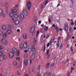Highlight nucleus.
<instances>
[{
    "mask_svg": "<svg viewBox=\"0 0 76 76\" xmlns=\"http://www.w3.org/2000/svg\"><path fill=\"white\" fill-rule=\"evenodd\" d=\"M34 31H35L34 27H32L30 30L31 33H32L33 34H34Z\"/></svg>",
    "mask_w": 76,
    "mask_h": 76,
    "instance_id": "9",
    "label": "nucleus"
},
{
    "mask_svg": "<svg viewBox=\"0 0 76 76\" xmlns=\"http://www.w3.org/2000/svg\"><path fill=\"white\" fill-rule=\"evenodd\" d=\"M50 66V64L49 63H48L46 65V68H48V67H49V66Z\"/></svg>",
    "mask_w": 76,
    "mask_h": 76,
    "instance_id": "38",
    "label": "nucleus"
},
{
    "mask_svg": "<svg viewBox=\"0 0 76 76\" xmlns=\"http://www.w3.org/2000/svg\"><path fill=\"white\" fill-rule=\"evenodd\" d=\"M32 44H30L28 46V51L29 52H31V51H32Z\"/></svg>",
    "mask_w": 76,
    "mask_h": 76,
    "instance_id": "7",
    "label": "nucleus"
},
{
    "mask_svg": "<svg viewBox=\"0 0 76 76\" xmlns=\"http://www.w3.org/2000/svg\"><path fill=\"white\" fill-rule=\"evenodd\" d=\"M1 42L2 44L4 45H8V42H7V41L4 38L2 39Z\"/></svg>",
    "mask_w": 76,
    "mask_h": 76,
    "instance_id": "2",
    "label": "nucleus"
},
{
    "mask_svg": "<svg viewBox=\"0 0 76 76\" xmlns=\"http://www.w3.org/2000/svg\"><path fill=\"white\" fill-rule=\"evenodd\" d=\"M16 60L18 61H19L20 60V58L19 57H17L16 58Z\"/></svg>",
    "mask_w": 76,
    "mask_h": 76,
    "instance_id": "43",
    "label": "nucleus"
},
{
    "mask_svg": "<svg viewBox=\"0 0 76 76\" xmlns=\"http://www.w3.org/2000/svg\"><path fill=\"white\" fill-rule=\"evenodd\" d=\"M20 50H22V48H23V45L22 44H21L20 45Z\"/></svg>",
    "mask_w": 76,
    "mask_h": 76,
    "instance_id": "33",
    "label": "nucleus"
},
{
    "mask_svg": "<svg viewBox=\"0 0 76 76\" xmlns=\"http://www.w3.org/2000/svg\"><path fill=\"white\" fill-rule=\"evenodd\" d=\"M12 51L15 54L16 53V51H17V50H16V49L15 48H13L12 49Z\"/></svg>",
    "mask_w": 76,
    "mask_h": 76,
    "instance_id": "18",
    "label": "nucleus"
},
{
    "mask_svg": "<svg viewBox=\"0 0 76 76\" xmlns=\"http://www.w3.org/2000/svg\"><path fill=\"white\" fill-rule=\"evenodd\" d=\"M34 57H35V55H34V53H32L31 54V59H32V60H33V59L34 58Z\"/></svg>",
    "mask_w": 76,
    "mask_h": 76,
    "instance_id": "26",
    "label": "nucleus"
},
{
    "mask_svg": "<svg viewBox=\"0 0 76 76\" xmlns=\"http://www.w3.org/2000/svg\"><path fill=\"white\" fill-rule=\"evenodd\" d=\"M14 16V15L13 14V13L12 12H10V17H11V18H12L13 16Z\"/></svg>",
    "mask_w": 76,
    "mask_h": 76,
    "instance_id": "25",
    "label": "nucleus"
},
{
    "mask_svg": "<svg viewBox=\"0 0 76 76\" xmlns=\"http://www.w3.org/2000/svg\"><path fill=\"white\" fill-rule=\"evenodd\" d=\"M8 28H9L10 29H12V26H11V25H9L8 26Z\"/></svg>",
    "mask_w": 76,
    "mask_h": 76,
    "instance_id": "44",
    "label": "nucleus"
},
{
    "mask_svg": "<svg viewBox=\"0 0 76 76\" xmlns=\"http://www.w3.org/2000/svg\"><path fill=\"white\" fill-rule=\"evenodd\" d=\"M3 37L4 38H6L7 37V34L6 32L4 33L3 35Z\"/></svg>",
    "mask_w": 76,
    "mask_h": 76,
    "instance_id": "19",
    "label": "nucleus"
},
{
    "mask_svg": "<svg viewBox=\"0 0 76 76\" xmlns=\"http://www.w3.org/2000/svg\"><path fill=\"white\" fill-rule=\"evenodd\" d=\"M71 69L72 70H73L75 69V68H73V67H71Z\"/></svg>",
    "mask_w": 76,
    "mask_h": 76,
    "instance_id": "57",
    "label": "nucleus"
},
{
    "mask_svg": "<svg viewBox=\"0 0 76 76\" xmlns=\"http://www.w3.org/2000/svg\"><path fill=\"white\" fill-rule=\"evenodd\" d=\"M11 12L13 13H16L18 12V10L15 9H12L11 10Z\"/></svg>",
    "mask_w": 76,
    "mask_h": 76,
    "instance_id": "15",
    "label": "nucleus"
},
{
    "mask_svg": "<svg viewBox=\"0 0 76 76\" xmlns=\"http://www.w3.org/2000/svg\"><path fill=\"white\" fill-rule=\"evenodd\" d=\"M8 10V9H6L5 10V11H6V13H7V14H8V13H9V11H7Z\"/></svg>",
    "mask_w": 76,
    "mask_h": 76,
    "instance_id": "42",
    "label": "nucleus"
},
{
    "mask_svg": "<svg viewBox=\"0 0 76 76\" xmlns=\"http://www.w3.org/2000/svg\"><path fill=\"white\" fill-rule=\"evenodd\" d=\"M64 27V31H67L69 28V27L68 26V23H67L66 22L65 23Z\"/></svg>",
    "mask_w": 76,
    "mask_h": 76,
    "instance_id": "4",
    "label": "nucleus"
},
{
    "mask_svg": "<svg viewBox=\"0 0 76 76\" xmlns=\"http://www.w3.org/2000/svg\"><path fill=\"white\" fill-rule=\"evenodd\" d=\"M14 23L15 25L17 26L19 23V21L18 19H16L14 21Z\"/></svg>",
    "mask_w": 76,
    "mask_h": 76,
    "instance_id": "11",
    "label": "nucleus"
},
{
    "mask_svg": "<svg viewBox=\"0 0 76 76\" xmlns=\"http://www.w3.org/2000/svg\"><path fill=\"white\" fill-rule=\"evenodd\" d=\"M20 18L21 20H23V19H25V16L21 14L20 15Z\"/></svg>",
    "mask_w": 76,
    "mask_h": 76,
    "instance_id": "10",
    "label": "nucleus"
},
{
    "mask_svg": "<svg viewBox=\"0 0 76 76\" xmlns=\"http://www.w3.org/2000/svg\"><path fill=\"white\" fill-rule=\"evenodd\" d=\"M18 5H15V6L14 8H15V9H17V8H18Z\"/></svg>",
    "mask_w": 76,
    "mask_h": 76,
    "instance_id": "48",
    "label": "nucleus"
},
{
    "mask_svg": "<svg viewBox=\"0 0 76 76\" xmlns=\"http://www.w3.org/2000/svg\"><path fill=\"white\" fill-rule=\"evenodd\" d=\"M36 44H37V39H36V38H34V40L33 41V46L32 48V51H35V46L36 45Z\"/></svg>",
    "mask_w": 76,
    "mask_h": 76,
    "instance_id": "1",
    "label": "nucleus"
},
{
    "mask_svg": "<svg viewBox=\"0 0 76 76\" xmlns=\"http://www.w3.org/2000/svg\"><path fill=\"white\" fill-rule=\"evenodd\" d=\"M38 76H41V75L39 73H38Z\"/></svg>",
    "mask_w": 76,
    "mask_h": 76,
    "instance_id": "61",
    "label": "nucleus"
},
{
    "mask_svg": "<svg viewBox=\"0 0 76 76\" xmlns=\"http://www.w3.org/2000/svg\"><path fill=\"white\" fill-rule=\"evenodd\" d=\"M67 39H70L72 38V36L70 35L69 34L67 33V36H66Z\"/></svg>",
    "mask_w": 76,
    "mask_h": 76,
    "instance_id": "12",
    "label": "nucleus"
},
{
    "mask_svg": "<svg viewBox=\"0 0 76 76\" xmlns=\"http://www.w3.org/2000/svg\"><path fill=\"white\" fill-rule=\"evenodd\" d=\"M55 29L56 30V31L57 32H58V31H59V28H58V27H56L55 28Z\"/></svg>",
    "mask_w": 76,
    "mask_h": 76,
    "instance_id": "32",
    "label": "nucleus"
},
{
    "mask_svg": "<svg viewBox=\"0 0 76 76\" xmlns=\"http://www.w3.org/2000/svg\"><path fill=\"white\" fill-rule=\"evenodd\" d=\"M19 14L18 13L16 14L15 15V18H18L19 16Z\"/></svg>",
    "mask_w": 76,
    "mask_h": 76,
    "instance_id": "23",
    "label": "nucleus"
},
{
    "mask_svg": "<svg viewBox=\"0 0 76 76\" xmlns=\"http://www.w3.org/2000/svg\"><path fill=\"white\" fill-rule=\"evenodd\" d=\"M69 31L70 32H72V28H71V27H70V28Z\"/></svg>",
    "mask_w": 76,
    "mask_h": 76,
    "instance_id": "50",
    "label": "nucleus"
},
{
    "mask_svg": "<svg viewBox=\"0 0 76 76\" xmlns=\"http://www.w3.org/2000/svg\"><path fill=\"white\" fill-rule=\"evenodd\" d=\"M49 37V35L48 34L47 35V37H46V39H47V38H48Z\"/></svg>",
    "mask_w": 76,
    "mask_h": 76,
    "instance_id": "59",
    "label": "nucleus"
},
{
    "mask_svg": "<svg viewBox=\"0 0 76 76\" xmlns=\"http://www.w3.org/2000/svg\"><path fill=\"white\" fill-rule=\"evenodd\" d=\"M23 47L25 48H26L27 47V43L25 42L23 44Z\"/></svg>",
    "mask_w": 76,
    "mask_h": 76,
    "instance_id": "22",
    "label": "nucleus"
},
{
    "mask_svg": "<svg viewBox=\"0 0 76 76\" xmlns=\"http://www.w3.org/2000/svg\"><path fill=\"white\" fill-rule=\"evenodd\" d=\"M24 58H28V54L27 53L25 54L24 55Z\"/></svg>",
    "mask_w": 76,
    "mask_h": 76,
    "instance_id": "31",
    "label": "nucleus"
},
{
    "mask_svg": "<svg viewBox=\"0 0 76 76\" xmlns=\"http://www.w3.org/2000/svg\"><path fill=\"white\" fill-rule=\"evenodd\" d=\"M39 31H37V34H36V37H38V35H39Z\"/></svg>",
    "mask_w": 76,
    "mask_h": 76,
    "instance_id": "35",
    "label": "nucleus"
},
{
    "mask_svg": "<svg viewBox=\"0 0 76 76\" xmlns=\"http://www.w3.org/2000/svg\"><path fill=\"white\" fill-rule=\"evenodd\" d=\"M17 31L18 32H20V29H18L17 30Z\"/></svg>",
    "mask_w": 76,
    "mask_h": 76,
    "instance_id": "52",
    "label": "nucleus"
},
{
    "mask_svg": "<svg viewBox=\"0 0 76 76\" xmlns=\"http://www.w3.org/2000/svg\"><path fill=\"white\" fill-rule=\"evenodd\" d=\"M38 23H39V24H41V21H38Z\"/></svg>",
    "mask_w": 76,
    "mask_h": 76,
    "instance_id": "55",
    "label": "nucleus"
},
{
    "mask_svg": "<svg viewBox=\"0 0 76 76\" xmlns=\"http://www.w3.org/2000/svg\"><path fill=\"white\" fill-rule=\"evenodd\" d=\"M6 32L7 34L10 35L12 34V33H13V31H12L10 29H8L7 30Z\"/></svg>",
    "mask_w": 76,
    "mask_h": 76,
    "instance_id": "5",
    "label": "nucleus"
},
{
    "mask_svg": "<svg viewBox=\"0 0 76 76\" xmlns=\"http://www.w3.org/2000/svg\"><path fill=\"white\" fill-rule=\"evenodd\" d=\"M3 13V11L1 9H0V16H1L2 14Z\"/></svg>",
    "mask_w": 76,
    "mask_h": 76,
    "instance_id": "27",
    "label": "nucleus"
},
{
    "mask_svg": "<svg viewBox=\"0 0 76 76\" xmlns=\"http://www.w3.org/2000/svg\"><path fill=\"white\" fill-rule=\"evenodd\" d=\"M23 38H24V39H26V38H27V36L26 35V34H25L23 35Z\"/></svg>",
    "mask_w": 76,
    "mask_h": 76,
    "instance_id": "30",
    "label": "nucleus"
},
{
    "mask_svg": "<svg viewBox=\"0 0 76 76\" xmlns=\"http://www.w3.org/2000/svg\"><path fill=\"white\" fill-rule=\"evenodd\" d=\"M31 5H32L31 2H30V1H28L27 2V8L28 10H30V9H31Z\"/></svg>",
    "mask_w": 76,
    "mask_h": 76,
    "instance_id": "3",
    "label": "nucleus"
},
{
    "mask_svg": "<svg viewBox=\"0 0 76 76\" xmlns=\"http://www.w3.org/2000/svg\"><path fill=\"white\" fill-rule=\"evenodd\" d=\"M54 63H52L51 64V66L53 67V66H54Z\"/></svg>",
    "mask_w": 76,
    "mask_h": 76,
    "instance_id": "49",
    "label": "nucleus"
},
{
    "mask_svg": "<svg viewBox=\"0 0 76 76\" xmlns=\"http://www.w3.org/2000/svg\"><path fill=\"white\" fill-rule=\"evenodd\" d=\"M71 25L72 26H73V25H74V22H72L71 23Z\"/></svg>",
    "mask_w": 76,
    "mask_h": 76,
    "instance_id": "51",
    "label": "nucleus"
},
{
    "mask_svg": "<svg viewBox=\"0 0 76 76\" xmlns=\"http://www.w3.org/2000/svg\"><path fill=\"white\" fill-rule=\"evenodd\" d=\"M7 56L6 55H3L1 58H0V60L1 61H3L4 59H6Z\"/></svg>",
    "mask_w": 76,
    "mask_h": 76,
    "instance_id": "6",
    "label": "nucleus"
},
{
    "mask_svg": "<svg viewBox=\"0 0 76 76\" xmlns=\"http://www.w3.org/2000/svg\"><path fill=\"white\" fill-rule=\"evenodd\" d=\"M14 56V54L12 52H11L9 53V57L10 58H13Z\"/></svg>",
    "mask_w": 76,
    "mask_h": 76,
    "instance_id": "8",
    "label": "nucleus"
},
{
    "mask_svg": "<svg viewBox=\"0 0 76 76\" xmlns=\"http://www.w3.org/2000/svg\"><path fill=\"white\" fill-rule=\"evenodd\" d=\"M47 76H51V72H47L45 73L44 75H47Z\"/></svg>",
    "mask_w": 76,
    "mask_h": 76,
    "instance_id": "21",
    "label": "nucleus"
},
{
    "mask_svg": "<svg viewBox=\"0 0 76 76\" xmlns=\"http://www.w3.org/2000/svg\"><path fill=\"white\" fill-rule=\"evenodd\" d=\"M48 29V27L46 26L45 28V31H47Z\"/></svg>",
    "mask_w": 76,
    "mask_h": 76,
    "instance_id": "41",
    "label": "nucleus"
},
{
    "mask_svg": "<svg viewBox=\"0 0 76 76\" xmlns=\"http://www.w3.org/2000/svg\"><path fill=\"white\" fill-rule=\"evenodd\" d=\"M45 47H44V50H43V51L44 52L45 51Z\"/></svg>",
    "mask_w": 76,
    "mask_h": 76,
    "instance_id": "62",
    "label": "nucleus"
},
{
    "mask_svg": "<svg viewBox=\"0 0 76 76\" xmlns=\"http://www.w3.org/2000/svg\"><path fill=\"white\" fill-rule=\"evenodd\" d=\"M11 22L12 23H14L15 22V19L13 18H12L10 20Z\"/></svg>",
    "mask_w": 76,
    "mask_h": 76,
    "instance_id": "29",
    "label": "nucleus"
},
{
    "mask_svg": "<svg viewBox=\"0 0 76 76\" xmlns=\"http://www.w3.org/2000/svg\"><path fill=\"white\" fill-rule=\"evenodd\" d=\"M52 45V40H51L49 43H48L47 45V48H48V47H50V45Z\"/></svg>",
    "mask_w": 76,
    "mask_h": 76,
    "instance_id": "14",
    "label": "nucleus"
},
{
    "mask_svg": "<svg viewBox=\"0 0 76 76\" xmlns=\"http://www.w3.org/2000/svg\"><path fill=\"white\" fill-rule=\"evenodd\" d=\"M5 7L6 9H7V10L9 8V5L7 2H6L5 3Z\"/></svg>",
    "mask_w": 76,
    "mask_h": 76,
    "instance_id": "24",
    "label": "nucleus"
},
{
    "mask_svg": "<svg viewBox=\"0 0 76 76\" xmlns=\"http://www.w3.org/2000/svg\"><path fill=\"white\" fill-rule=\"evenodd\" d=\"M33 19L34 20H37V18L35 17H34Z\"/></svg>",
    "mask_w": 76,
    "mask_h": 76,
    "instance_id": "56",
    "label": "nucleus"
},
{
    "mask_svg": "<svg viewBox=\"0 0 76 76\" xmlns=\"http://www.w3.org/2000/svg\"><path fill=\"white\" fill-rule=\"evenodd\" d=\"M3 33H4V31H0V35H3Z\"/></svg>",
    "mask_w": 76,
    "mask_h": 76,
    "instance_id": "37",
    "label": "nucleus"
},
{
    "mask_svg": "<svg viewBox=\"0 0 76 76\" xmlns=\"http://www.w3.org/2000/svg\"><path fill=\"white\" fill-rule=\"evenodd\" d=\"M0 16H3V17H5L6 16V14L4 13H3L2 14V15H1Z\"/></svg>",
    "mask_w": 76,
    "mask_h": 76,
    "instance_id": "36",
    "label": "nucleus"
},
{
    "mask_svg": "<svg viewBox=\"0 0 76 76\" xmlns=\"http://www.w3.org/2000/svg\"><path fill=\"white\" fill-rule=\"evenodd\" d=\"M21 41V39L20 38L18 39V41Z\"/></svg>",
    "mask_w": 76,
    "mask_h": 76,
    "instance_id": "63",
    "label": "nucleus"
},
{
    "mask_svg": "<svg viewBox=\"0 0 76 76\" xmlns=\"http://www.w3.org/2000/svg\"><path fill=\"white\" fill-rule=\"evenodd\" d=\"M23 12L25 16H28V13L27 12V11L26 9L23 10Z\"/></svg>",
    "mask_w": 76,
    "mask_h": 76,
    "instance_id": "16",
    "label": "nucleus"
},
{
    "mask_svg": "<svg viewBox=\"0 0 76 76\" xmlns=\"http://www.w3.org/2000/svg\"><path fill=\"white\" fill-rule=\"evenodd\" d=\"M3 48V46L2 45H1L0 46V51Z\"/></svg>",
    "mask_w": 76,
    "mask_h": 76,
    "instance_id": "39",
    "label": "nucleus"
},
{
    "mask_svg": "<svg viewBox=\"0 0 76 76\" xmlns=\"http://www.w3.org/2000/svg\"><path fill=\"white\" fill-rule=\"evenodd\" d=\"M63 47V44H61V46L60 47V48H61Z\"/></svg>",
    "mask_w": 76,
    "mask_h": 76,
    "instance_id": "58",
    "label": "nucleus"
},
{
    "mask_svg": "<svg viewBox=\"0 0 76 76\" xmlns=\"http://www.w3.org/2000/svg\"><path fill=\"white\" fill-rule=\"evenodd\" d=\"M67 76H70V74L69 72H68L67 73Z\"/></svg>",
    "mask_w": 76,
    "mask_h": 76,
    "instance_id": "47",
    "label": "nucleus"
},
{
    "mask_svg": "<svg viewBox=\"0 0 76 76\" xmlns=\"http://www.w3.org/2000/svg\"><path fill=\"white\" fill-rule=\"evenodd\" d=\"M52 27H56V25L54 24H53L52 25Z\"/></svg>",
    "mask_w": 76,
    "mask_h": 76,
    "instance_id": "60",
    "label": "nucleus"
},
{
    "mask_svg": "<svg viewBox=\"0 0 76 76\" xmlns=\"http://www.w3.org/2000/svg\"><path fill=\"white\" fill-rule=\"evenodd\" d=\"M4 74L5 76H7L8 75V73H7V71H5L4 73Z\"/></svg>",
    "mask_w": 76,
    "mask_h": 76,
    "instance_id": "40",
    "label": "nucleus"
},
{
    "mask_svg": "<svg viewBox=\"0 0 76 76\" xmlns=\"http://www.w3.org/2000/svg\"><path fill=\"white\" fill-rule=\"evenodd\" d=\"M24 52L25 53H27L28 52V50H24Z\"/></svg>",
    "mask_w": 76,
    "mask_h": 76,
    "instance_id": "54",
    "label": "nucleus"
},
{
    "mask_svg": "<svg viewBox=\"0 0 76 76\" xmlns=\"http://www.w3.org/2000/svg\"><path fill=\"white\" fill-rule=\"evenodd\" d=\"M50 51V50L49 49H48L47 51V58H50V53H49V52Z\"/></svg>",
    "mask_w": 76,
    "mask_h": 76,
    "instance_id": "13",
    "label": "nucleus"
},
{
    "mask_svg": "<svg viewBox=\"0 0 76 76\" xmlns=\"http://www.w3.org/2000/svg\"><path fill=\"white\" fill-rule=\"evenodd\" d=\"M40 67H41V65H39L38 67V70H39V69H40Z\"/></svg>",
    "mask_w": 76,
    "mask_h": 76,
    "instance_id": "46",
    "label": "nucleus"
},
{
    "mask_svg": "<svg viewBox=\"0 0 76 76\" xmlns=\"http://www.w3.org/2000/svg\"><path fill=\"white\" fill-rule=\"evenodd\" d=\"M13 65L14 66H17L18 65V63H17V62L16 61H14L13 62Z\"/></svg>",
    "mask_w": 76,
    "mask_h": 76,
    "instance_id": "28",
    "label": "nucleus"
},
{
    "mask_svg": "<svg viewBox=\"0 0 76 76\" xmlns=\"http://www.w3.org/2000/svg\"><path fill=\"white\" fill-rule=\"evenodd\" d=\"M19 51L18 50L17 53V56H19Z\"/></svg>",
    "mask_w": 76,
    "mask_h": 76,
    "instance_id": "45",
    "label": "nucleus"
},
{
    "mask_svg": "<svg viewBox=\"0 0 76 76\" xmlns=\"http://www.w3.org/2000/svg\"><path fill=\"white\" fill-rule=\"evenodd\" d=\"M25 76H28V75L27 74H26L25 75Z\"/></svg>",
    "mask_w": 76,
    "mask_h": 76,
    "instance_id": "64",
    "label": "nucleus"
},
{
    "mask_svg": "<svg viewBox=\"0 0 76 76\" xmlns=\"http://www.w3.org/2000/svg\"><path fill=\"white\" fill-rule=\"evenodd\" d=\"M1 27L4 31H5L7 27L5 25H2L1 26Z\"/></svg>",
    "mask_w": 76,
    "mask_h": 76,
    "instance_id": "20",
    "label": "nucleus"
},
{
    "mask_svg": "<svg viewBox=\"0 0 76 76\" xmlns=\"http://www.w3.org/2000/svg\"><path fill=\"white\" fill-rule=\"evenodd\" d=\"M3 55V51H0V57L2 56Z\"/></svg>",
    "mask_w": 76,
    "mask_h": 76,
    "instance_id": "34",
    "label": "nucleus"
},
{
    "mask_svg": "<svg viewBox=\"0 0 76 76\" xmlns=\"http://www.w3.org/2000/svg\"><path fill=\"white\" fill-rule=\"evenodd\" d=\"M47 3H48V1H46V2H45V5H47Z\"/></svg>",
    "mask_w": 76,
    "mask_h": 76,
    "instance_id": "53",
    "label": "nucleus"
},
{
    "mask_svg": "<svg viewBox=\"0 0 76 76\" xmlns=\"http://www.w3.org/2000/svg\"><path fill=\"white\" fill-rule=\"evenodd\" d=\"M24 63L25 66H27V65H28V64H29L28 61L27 59H26L24 60Z\"/></svg>",
    "mask_w": 76,
    "mask_h": 76,
    "instance_id": "17",
    "label": "nucleus"
}]
</instances>
